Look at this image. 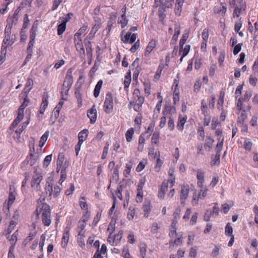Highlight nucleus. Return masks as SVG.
Returning a JSON list of instances; mask_svg holds the SVG:
<instances>
[{"label": "nucleus", "mask_w": 258, "mask_h": 258, "mask_svg": "<svg viewBox=\"0 0 258 258\" xmlns=\"http://www.w3.org/2000/svg\"><path fill=\"white\" fill-rule=\"evenodd\" d=\"M42 179L43 175L41 171L35 170L31 181V187L36 191L41 190L40 182Z\"/></svg>", "instance_id": "f257e3e1"}, {"label": "nucleus", "mask_w": 258, "mask_h": 258, "mask_svg": "<svg viewBox=\"0 0 258 258\" xmlns=\"http://www.w3.org/2000/svg\"><path fill=\"white\" fill-rule=\"evenodd\" d=\"M229 5L231 8L235 7L233 17H238L242 11L245 10V5L243 0H229Z\"/></svg>", "instance_id": "f03ea898"}, {"label": "nucleus", "mask_w": 258, "mask_h": 258, "mask_svg": "<svg viewBox=\"0 0 258 258\" xmlns=\"http://www.w3.org/2000/svg\"><path fill=\"white\" fill-rule=\"evenodd\" d=\"M73 83V79L72 76V71L71 69H70L68 70L67 73L65 80L62 85L61 93L62 96H63V94L67 95V93L71 88Z\"/></svg>", "instance_id": "7ed1b4c3"}, {"label": "nucleus", "mask_w": 258, "mask_h": 258, "mask_svg": "<svg viewBox=\"0 0 258 258\" xmlns=\"http://www.w3.org/2000/svg\"><path fill=\"white\" fill-rule=\"evenodd\" d=\"M113 108V96L111 93L108 92L104 102V110L106 113L109 114L112 112Z\"/></svg>", "instance_id": "20e7f679"}, {"label": "nucleus", "mask_w": 258, "mask_h": 258, "mask_svg": "<svg viewBox=\"0 0 258 258\" xmlns=\"http://www.w3.org/2000/svg\"><path fill=\"white\" fill-rule=\"evenodd\" d=\"M14 42V38H11L10 37H7V36H5L1 48L2 54H6L7 53V48L8 46L12 45Z\"/></svg>", "instance_id": "39448f33"}, {"label": "nucleus", "mask_w": 258, "mask_h": 258, "mask_svg": "<svg viewBox=\"0 0 258 258\" xmlns=\"http://www.w3.org/2000/svg\"><path fill=\"white\" fill-rule=\"evenodd\" d=\"M15 199L16 197L14 191L12 190V187H10L7 205H4L3 208V210L6 213L8 214L9 213L10 206L13 204L15 200Z\"/></svg>", "instance_id": "423d86ee"}, {"label": "nucleus", "mask_w": 258, "mask_h": 258, "mask_svg": "<svg viewBox=\"0 0 258 258\" xmlns=\"http://www.w3.org/2000/svg\"><path fill=\"white\" fill-rule=\"evenodd\" d=\"M75 43L76 50L79 53L81 58L85 59V52L81 38L77 39V40L75 41Z\"/></svg>", "instance_id": "0eeeda50"}, {"label": "nucleus", "mask_w": 258, "mask_h": 258, "mask_svg": "<svg viewBox=\"0 0 258 258\" xmlns=\"http://www.w3.org/2000/svg\"><path fill=\"white\" fill-rule=\"evenodd\" d=\"M87 116L90 119V123H94L95 122L97 118V110L95 105L88 111Z\"/></svg>", "instance_id": "6e6552de"}, {"label": "nucleus", "mask_w": 258, "mask_h": 258, "mask_svg": "<svg viewBox=\"0 0 258 258\" xmlns=\"http://www.w3.org/2000/svg\"><path fill=\"white\" fill-rule=\"evenodd\" d=\"M53 179L51 178H49L46 181L45 185V192L47 195H48L49 197L51 196L53 194Z\"/></svg>", "instance_id": "1a4fd4ad"}, {"label": "nucleus", "mask_w": 258, "mask_h": 258, "mask_svg": "<svg viewBox=\"0 0 258 258\" xmlns=\"http://www.w3.org/2000/svg\"><path fill=\"white\" fill-rule=\"evenodd\" d=\"M168 189V184L166 182H163L160 188L158 191V197L160 199L163 200L165 197V194Z\"/></svg>", "instance_id": "9d476101"}, {"label": "nucleus", "mask_w": 258, "mask_h": 258, "mask_svg": "<svg viewBox=\"0 0 258 258\" xmlns=\"http://www.w3.org/2000/svg\"><path fill=\"white\" fill-rule=\"evenodd\" d=\"M188 193V187L186 186H183L181 189L180 194V202L181 204H184L185 200L187 198Z\"/></svg>", "instance_id": "9b49d317"}, {"label": "nucleus", "mask_w": 258, "mask_h": 258, "mask_svg": "<svg viewBox=\"0 0 258 258\" xmlns=\"http://www.w3.org/2000/svg\"><path fill=\"white\" fill-rule=\"evenodd\" d=\"M186 116L179 115L178 119L177 128L179 131H182L184 128V125L186 121Z\"/></svg>", "instance_id": "f8f14e48"}, {"label": "nucleus", "mask_w": 258, "mask_h": 258, "mask_svg": "<svg viewBox=\"0 0 258 258\" xmlns=\"http://www.w3.org/2000/svg\"><path fill=\"white\" fill-rule=\"evenodd\" d=\"M155 46H156V41L154 39H152L149 42V43L146 48V50L145 51V55L146 56H148L149 55V54H150V53L154 48Z\"/></svg>", "instance_id": "ddd939ff"}, {"label": "nucleus", "mask_w": 258, "mask_h": 258, "mask_svg": "<svg viewBox=\"0 0 258 258\" xmlns=\"http://www.w3.org/2000/svg\"><path fill=\"white\" fill-rule=\"evenodd\" d=\"M39 160V156L37 155H34L33 156H28L25 162L27 164H29L31 166H33L35 164L36 162Z\"/></svg>", "instance_id": "4468645a"}, {"label": "nucleus", "mask_w": 258, "mask_h": 258, "mask_svg": "<svg viewBox=\"0 0 258 258\" xmlns=\"http://www.w3.org/2000/svg\"><path fill=\"white\" fill-rule=\"evenodd\" d=\"M69 21V18H66L63 20L62 22L57 27V34L58 35H61L66 30V23Z\"/></svg>", "instance_id": "2eb2a0df"}, {"label": "nucleus", "mask_w": 258, "mask_h": 258, "mask_svg": "<svg viewBox=\"0 0 258 258\" xmlns=\"http://www.w3.org/2000/svg\"><path fill=\"white\" fill-rule=\"evenodd\" d=\"M87 55L89 58H92L93 56V49L92 48V43L90 41H87L85 42Z\"/></svg>", "instance_id": "dca6fc26"}, {"label": "nucleus", "mask_w": 258, "mask_h": 258, "mask_svg": "<svg viewBox=\"0 0 258 258\" xmlns=\"http://www.w3.org/2000/svg\"><path fill=\"white\" fill-rule=\"evenodd\" d=\"M42 222L45 226H48L51 222V215L48 213L42 214Z\"/></svg>", "instance_id": "f3484780"}, {"label": "nucleus", "mask_w": 258, "mask_h": 258, "mask_svg": "<svg viewBox=\"0 0 258 258\" xmlns=\"http://www.w3.org/2000/svg\"><path fill=\"white\" fill-rule=\"evenodd\" d=\"M88 133V130L87 129H84L80 132L78 134L79 141L83 143L87 139Z\"/></svg>", "instance_id": "a211bd4d"}, {"label": "nucleus", "mask_w": 258, "mask_h": 258, "mask_svg": "<svg viewBox=\"0 0 258 258\" xmlns=\"http://www.w3.org/2000/svg\"><path fill=\"white\" fill-rule=\"evenodd\" d=\"M88 26L86 25H84L82 27H81L79 29L78 31L75 34L74 36V40L76 41L77 40V39L81 38L80 36L85 32Z\"/></svg>", "instance_id": "6ab92c4d"}, {"label": "nucleus", "mask_w": 258, "mask_h": 258, "mask_svg": "<svg viewBox=\"0 0 258 258\" xmlns=\"http://www.w3.org/2000/svg\"><path fill=\"white\" fill-rule=\"evenodd\" d=\"M102 84L103 81L102 80H100L97 82V84L96 85L94 90V96L95 97L97 98V97H98Z\"/></svg>", "instance_id": "aec40b11"}, {"label": "nucleus", "mask_w": 258, "mask_h": 258, "mask_svg": "<svg viewBox=\"0 0 258 258\" xmlns=\"http://www.w3.org/2000/svg\"><path fill=\"white\" fill-rule=\"evenodd\" d=\"M75 96L78 101V106L81 107L82 105V95L79 89H76L75 92Z\"/></svg>", "instance_id": "412c9836"}, {"label": "nucleus", "mask_w": 258, "mask_h": 258, "mask_svg": "<svg viewBox=\"0 0 258 258\" xmlns=\"http://www.w3.org/2000/svg\"><path fill=\"white\" fill-rule=\"evenodd\" d=\"M134 134V130L133 128L128 129L125 133V139L127 142H130L132 141V139Z\"/></svg>", "instance_id": "4be33fe9"}, {"label": "nucleus", "mask_w": 258, "mask_h": 258, "mask_svg": "<svg viewBox=\"0 0 258 258\" xmlns=\"http://www.w3.org/2000/svg\"><path fill=\"white\" fill-rule=\"evenodd\" d=\"M188 37V32L185 31L182 35V38H181L179 42L180 48L182 49L184 44L186 42V40Z\"/></svg>", "instance_id": "5701e85b"}, {"label": "nucleus", "mask_w": 258, "mask_h": 258, "mask_svg": "<svg viewBox=\"0 0 258 258\" xmlns=\"http://www.w3.org/2000/svg\"><path fill=\"white\" fill-rule=\"evenodd\" d=\"M48 95L47 92H44L43 93L42 96V102L41 103V106L42 108L46 109L48 106Z\"/></svg>", "instance_id": "b1692460"}, {"label": "nucleus", "mask_w": 258, "mask_h": 258, "mask_svg": "<svg viewBox=\"0 0 258 258\" xmlns=\"http://www.w3.org/2000/svg\"><path fill=\"white\" fill-rule=\"evenodd\" d=\"M84 236V234L82 231H79L78 233V242L81 247H84L85 245Z\"/></svg>", "instance_id": "393cba45"}, {"label": "nucleus", "mask_w": 258, "mask_h": 258, "mask_svg": "<svg viewBox=\"0 0 258 258\" xmlns=\"http://www.w3.org/2000/svg\"><path fill=\"white\" fill-rule=\"evenodd\" d=\"M143 209L144 211V216L148 217L151 211L150 205L149 203L144 204L143 206Z\"/></svg>", "instance_id": "a878e982"}, {"label": "nucleus", "mask_w": 258, "mask_h": 258, "mask_svg": "<svg viewBox=\"0 0 258 258\" xmlns=\"http://www.w3.org/2000/svg\"><path fill=\"white\" fill-rule=\"evenodd\" d=\"M214 141V140L211 137H207L204 145L205 149H206L207 147L209 148V149H210L212 147Z\"/></svg>", "instance_id": "bb28decb"}, {"label": "nucleus", "mask_w": 258, "mask_h": 258, "mask_svg": "<svg viewBox=\"0 0 258 258\" xmlns=\"http://www.w3.org/2000/svg\"><path fill=\"white\" fill-rule=\"evenodd\" d=\"M63 104V101H59L58 104L55 107V108L54 109V116L56 118H57L58 116L59 111L61 109Z\"/></svg>", "instance_id": "cd10ccee"}, {"label": "nucleus", "mask_w": 258, "mask_h": 258, "mask_svg": "<svg viewBox=\"0 0 258 258\" xmlns=\"http://www.w3.org/2000/svg\"><path fill=\"white\" fill-rule=\"evenodd\" d=\"M160 133L159 132H155L151 138L152 144H157L159 141Z\"/></svg>", "instance_id": "c85d7f7f"}, {"label": "nucleus", "mask_w": 258, "mask_h": 258, "mask_svg": "<svg viewBox=\"0 0 258 258\" xmlns=\"http://www.w3.org/2000/svg\"><path fill=\"white\" fill-rule=\"evenodd\" d=\"M247 118V115L244 110H243L239 116L238 117L237 122L240 124H243L244 120Z\"/></svg>", "instance_id": "c756f323"}, {"label": "nucleus", "mask_w": 258, "mask_h": 258, "mask_svg": "<svg viewBox=\"0 0 258 258\" xmlns=\"http://www.w3.org/2000/svg\"><path fill=\"white\" fill-rule=\"evenodd\" d=\"M233 228L229 223H228L225 227V233L228 236H233Z\"/></svg>", "instance_id": "7c9ffc66"}, {"label": "nucleus", "mask_w": 258, "mask_h": 258, "mask_svg": "<svg viewBox=\"0 0 258 258\" xmlns=\"http://www.w3.org/2000/svg\"><path fill=\"white\" fill-rule=\"evenodd\" d=\"M29 123V121L23 122L21 125H20L18 128L15 131V133L19 134V135L22 133V132L26 128L27 125Z\"/></svg>", "instance_id": "2f4dec72"}, {"label": "nucleus", "mask_w": 258, "mask_h": 258, "mask_svg": "<svg viewBox=\"0 0 258 258\" xmlns=\"http://www.w3.org/2000/svg\"><path fill=\"white\" fill-rule=\"evenodd\" d=\"M113 24V20L112 18H110V20L108 21L107 26L106 28L103 31L104 33H106V34L107 35L109 33L111 27Z\"/></svg>", "instance_id": "473e14b6"}, {"label": "nucleus", "mask_w": 258, "mask_h": 258, "mask_svg": "<svg viewBox=\"0 0 258 258\" xmlns=\"http://www.w3.org/2000/svg\"><path fill=\"white\" fill-rule=\"evenodd\" d=\"M133 165V162L132 161H130L129 162L126 164L125 169L124 172V174H126L125 177H127L126 175H128L130 173Z\"/></svg>", "instance_id": "72a5a7b5"}, {"label": "nucleus", "mask_w": 258, "mask_h": 258, "mask_svg": "<svg viewBox=\"0 0 258 258\" xmlns=\"http://www.w3.org/2000/svg\"><path fill=\"white\" fill-rule=\"evenodd\" d=\"M49 136V131H46L45 132V133L42 135V136L41 138L40 143V146L43 147L44 145L45 144L47 139Z\"/></svg>", "instance_id": "f704fd0d"}, {"label": "nucleus", "mask_w": 258, "mask_h": 258, "mask_svg": "<svg viewBox=\"0 0 258 258\" xmlns=\"http://www.w3.org/2000/svg\"><path fill=\"white\" fill-rule=\"evenodd\" d=\"M252 146V142L248 139H246L244 142V148L246 150L250 151Z\"/></svg>", "instance_id": "c9c22d12"}, {"label": "nucleus", "mask_w": 258, "mask_h": 258, "mask_svg": "<svg viewBox=\"0 0 258 258\" xmlns=\"http://www.w3.org/2000/svg\"><path fill=\"white\" fill-rule=\"evenodd\" d=\"M208 190L206 187H203L201 189L200 191L198 194L201 200H204L205 199L207 196Z\"/></svg>", "instance_id": "e433bc0d"}, {"label": "nucleus", "mask_w": 258, "mask_h": 258, "mask_svg": "<svg viewBox=\"0 0 258 258\" xmlns=\"http://www.w3.org/2000/svg\"><path fill=\"white\" fill-rule=\"evenodd\" d=\"M69 239V232L66 231L63 233V236L62 238V244H64L63 247H65V246L67 244Z\"/></svg>", "instance_id": "4c0bfd02"}, {"label": "nucleus", "mask_w": 258, "mask_h": 258, "mask_svg": "<svg viewBox=\"0 0 258 258\" xmlns=\"http://www.w3.org/2000/svg\"><path fill=\"white\" fill-rule=\"evenodd\" d=\"M255 74H253L250 76L249 79V84L253 87H255L256 84V82L257 81V78L255 77Z\"/></svg>", "instance_id": "58836bf2"}, {"label": "nucleus", "mask_w": 258, "mask_h": 258, "mask_svg": "<svg viewBox=\"0 0 258 258\" xmlns=\"http://www.w3.org/2000/svg\"><path fill=\"white\" fill-rule=\"evenodd\" d=\"M67 177L66 173V169L65 168H63L60 171V178L58 181V183L59 184H61V183L64 181Z\"/></svg>", "instance_id": "ea45409f"}, {"label": "nucleus", "mask_w": 258, "mask_h": 258, "mask_svg": "<svg viewBox=\"0 0 258 258\" xmlns=\"http://www.w3.org/2000/svg\"><path fill=\"white\" fill-rule=\"evenodd\" d=\"M52 159V154L47 155L45 157L43 160V166L44 167H47L49 165Z\"/></svg>", "instance_id": "a19ab883"}, {"label": "nucleus", "mask_w": 258, "mask_h": 258, "mask_svg": "<svg viewBox=\"0 0 258 258\" xmlns=\"http://www.w3.org/2000/svg\"><path fill=\"white\" fill-rule=\"evenodd\" d=\"M199 134V140L203 141L205 138V132L204 128L202 126L199 127L198 130Z\"/></svg>", "instance_id": "79ce46f5"}, {"label": "nucleus", "mask_w": 258, "mask_h": 258, "mask_svg": "<svg viewBox=\"0 0 258 258\" xmlns=\"http://www.w3.org/2000/svg\"><path fill=\"white\" fill-rule=\"evenodd\" d=\"M189 49H190V46L189 45H186L184 46V47L182 49L180 48L179 52H180V53H181L182 52V54H183V57H185V56L187 55V54L189 52Z\"/></svg>", "instance_id": "37998d69"}, {"label": "nucleus", "mask_w": 258, "mask_h": 258, "mask_svg": "<svg viewBox=\"0 0 258 258\" xmlns=\"http://www.w3.org/2000/svg\"><path fill=\"white\" fill-rule=\"evenodd\" d=\"M127 22L128 20L126 19L125 16L121 15L120 19L118 21V23L121 24V28H124L127 25Z\"/></svg>", "instance_id": "c03bdc74"}, {"label": "nucleus", "mask_w": 258, "mask_h": 258, "mask_svg": "<svg viewBox=\"0 0 258 258\" xmlns=\"http://www.w3.org/2000/svg\"><path fill=\"white\" fill-rule=\"evenodd\" d=\"M20 217L19 213L18 211H15L14 214L12 217L11 222L15 224H17L18 219Z\"/></svg>", "instance_id": "a18cd8bd"}, {"label": "nucleus", "mask_w": 258, "mask_h": 258, "mask_svg": "<svg viewBox=\"0 0 258 258\" xmlns=\"http://www.w3.org/2000/svg\"><path fill=\"white\" fill-rule=\"evenodd\" d=\"M20 11V8H17L13 14V17L11 18H12V22H15V25L17 24L18 19V14Z\"/></svg>", "instance_id": "49530a36"}, {"label": "nucleus", "mask_w": 258, "mask_h": 258, "mask_svg": "<svg viewBox=\"0 0 258 258\" xmlns=\"http://www.w3.org/2000/svg\"><path fill=\"white\" fill-rule=\"evenodd\" d=\"M146 246L145 244H141L140 247V255L142 258H145L146 256Z\"/></svg>", "instance_id": "de8ad7c7"}, {"label": "nucleus", "mask_w": 258, "mask_h": 258, "mask_svg": "<svg viewBox=\"0 0 258 258\" xmlns=\"http://www.w3.org/2000/svg\"><path fill=\"white\" fill-rule=\"evenodd\" d=\"M36 29L33 26L30 30V40L34 41L36 37Z\"/></svg>", "instance_id": "09e8293b"}, {"label": "nucleus", "mask_w": 258, "mask_h": 258, "mask_svg": "<svg viewBox=\"0 0 258 258\" xmlns=\"http://www.w3.org/2000/svg\"><path fill=\"white\" fill-rule=\"evenodd\" d=\"M224 103V94H222V93H220V97L218 99V103H217V107L218 108L220 109H222V105Z\"/></svg>", "instance_id": "8fccbe9b"}, {"label": "nucleus", "mask_w": 258, "mask_h": 258, "mask_svg": "<svg viewBox=\"0 0 258 258\" xmlns=\"http://www.w3.org/2000/svg\"><path fill=\"white\" fill-rule=\"evenodd\" d=\"M16 225V224L10 222V225L6 231L7 233L6 236H7V238H8V235H9L14 230Z\"/></svg>", "instance_id": "3c124183"}, {"label": "nucleus", "mask_w": 258, "mask_h": 258, "mask_svg": "<svg viewBox=\"0 0 258 258\" xmlns=\"http://www.w3.org/2000/svg\"><path fill=\"white\" fill-rule=\"evenodd\" d=\"M18 235V231L16 230L13 234L11 236V238L10 239V241L11 244H16V243L17 241V236Z\"/></svg>", "instance_id": "603ef678"}, {"label": "nucleus", "mask_w": 258, "mask_h": 258, "mask_svg": "<svg viewBox=\"0 0 258 258\" xmlns=\"http://www.w3.org/2000/svg\"><path fill=\"white\" fill-rule=\"evenodd\" d=\"M175 34H174L172 40H176L178 38L179 35L180 34V27L176 25L174 28Z\"/></svg>", "instance_id": "864d4df0"}, {"label": "nucleus", "mask_w": 258, "mask_h": 258, "mask_svg": "<svg viewBox=\"0 0 258 258\" xmlns=\"http://www.w3.org/2000/svg\"><path fill=\"white\" fill-rule=\"evenodd\" d=\"M61 191V188L58 185H55L54 187V189L53 190V194L52 195L53 196L54 198H56L59 195L60 192Z\"/></svg>", "instance_id": "5fc2aeb1"}, {"label": "nucleus", "mask_w": 258, "mask_h": 258, "mask_svg": "<svg viewBox=\"0 0 258 258\" xmlns=\"http://www.w3.org/2000/svg\"><path fill=\"white\" fill-rule=\"evenodd\" d=\"M42 210H43L42 214L48 213L50 214V206L46 204H43L42 206Z\"/></svg>", "instance_id": "6e6d98bb"}, {"label": "nucleus", "mask_w": 258, "mask_h": 258, "mask_svg": "<svg viewBox=\"0 0 258 258\" xmlns=\"http://www.w3.org/2000/svg\"><path fill=\"white\" fill-rule=\"evenodd\" d=\"M80 206L82 209H85L87 211L88 209V205L85 202V198L84 197H81L80 198Z\"/></svg>", "instance_id": "4d7b16f0"}, {"label": "nucleus", "mask_w": 258, "mask_h": 258, "mask_svg": "<svg viewBox=\"0 0 258 258\" xmlns=\"http://www.w3.org/2000/svg\"><path fill=\"white\" fill-rule=\"evenodd\" d=\"M207 105L206 103L204 100H203L201 102V111L202 113L206 116L207 115Z\"/></svg>", "instance_id": "13d9d810"}, {"label": "nucleus", "mask_w": 258, "mask_h": 258, "mask_svg": "<svg viewBox=\"0 0 258 258\" xmlns=\"http://www.w3.org/2000/svg\"><path fill=\"white\" fill-rule=\"evenodd\" d=\"M64 161V156L63 155L59 154L57 160V168H61Z\"/></svg>", "instance_id": "bf43d9fd"}, {"label": "nucleus", "mask_w": 258, "mask_h": 258, "mask_svg": "<svg viewBox=\"0 0 258 258\" xmlns=\"http://www.w3.org/2000/svg\"><path fill=\"white\" fill-rule=\"evenodd\" d=\"M33 80L31 78H28L25 85V88L31 90L33 86Z\"/></svg>", "instance_id": "052dcab7"}, {"label": "nucleus", "mask_w": 258, "mask_h": 258, "mask_svg": "<svg viewBox=\"0 0 258 258\" xmlns=\"http://www.w3.org/2000/svg\"><path fill=\"white\" fill-rule=\"evenodd\" d=\"M86 222L85 221H83V220H80L78 222V228L80 229V231H82V232L84 234V232L83 231V230H84V229L85 228V226H86Z\"/></svg>", "instance_id": "680f3d73"}, {"label": "nucleus", "mask_w": 258, "mask_h": 258, "mask_svg": "<svg viewBox=\"0 0 258 258\" xmlns=\"http://www.w3.org/2000/svg\"><path fill=\"white\" fill-rule=\"evenodd\" d=\"M140 47V40L138 39L130 49L131 52H135Z\"/></svg>", "instance_id": "e2e57ef3"}, {"label": "nucleus", "mask_w": 258, "mask_h": 258, "mask_svg": "<svg viewBox=\"0 0 258 258\" xmlns=\"http://www.w3.org/2000/svg\"><path fill=\"white\" fill-rule=\"evenodd\" d=\"M197 178L198 180H204V173L202 170L199 169L197 171Z\"/></svg>", "instance_id": "0e129e2a"}, {"label": "nucleus", "mask_w": 258, "mask_h": 258, "mask_svg": "<svg viewBox=\"0 0 258 258\" xmlns=\"http://www.w3.org/2000/svg\"><path fill=\"white\" fill-rule=\"evenodd\" d=\"M242 45V43H239L234 46L233 49L234 55H236L240 52L241 49Z\"/></svg>", "instance_id": "69168bd1"}, {"label": "nucleus", "mask_w": 258, "mask_h": 258, "mask_svg": "<svg viewBox=\"0 0 258 258\" xmlns=\"http://www.w3.org/2000/svg\"><path fill=\"white\" fill-rule=\"evenodd\" d=\"M202 36L204 41L208 40L209 37V30L207 28L204 29Z\"/></svg>", "instance_id": "338daca9"}, {"label": "nucleus", "mask_w": 258, "mask_h": 258, "mask_svg": "<svg viewBox=\"0 0 258 258\" xmlns=\"http://www.w3.org/2000/svg\"><path fill=\"white\" fill-rule=\"evenodd\" d=\"M252 70L254 72V74L256 75V74H257L258 75V59L255 60L253 64Z\"/></svg>", "instance_id": "774afa93"}]
</instances>
